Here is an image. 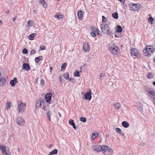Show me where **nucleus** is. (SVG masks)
I'll use <instances>...</instances> for the list:
<instances>
[{
  "label": "nucleus",
  "instance_id": "24",
  "mask_svg": "<svg viewBox=\"0 0 155 155\" xmlns=\"http://www.w3.org/2000/svg\"><path fill=\"white\" fill-rule=\"evenodd\" d=\"M117 30L116 31L118 33H120L122 31V28L119 25H117Z\"/></svg>",
  "mask_w": 155,
  "mask_h": 155
},
{
  "label": "nucleus",
  "instance_id": "52",
  "mask_svg": "<svg viewBox=\"0 0 155 155\" xmlns=\"http://www.w3.org/2000/svg\"><path fill=\"white\" fill-rule=\"evenodd\" d=\"M91 97H84V99H86V100H91Z\"/></svg>",
  "mask_w": 155,
  "mask_h": 155
},
{
  "label": "nucleus",
  "instance_id": "43",
  "mask_svg": "<svg viewBox=\"0 0 155 155\" xmlns=\"http://www.w3.org/2000/svg\"><path fill=\"white\" fill-rule=\"evenodd\" d=\"M105 74L101 73L100 74V79H103V78L104 77Z\"/></svg>",
  "mask_w": 155,
  "mask_h": 155
},
{
  "label": "nucleus",
  "instance_id": "36",
  "mask_svg": "<svg viewBox=\"0 0 155 155\" xmlns=\"http://www.w3.org/2000/svg\"><path fill=\"white\" fill-rule=\"evenodd\" d=\"M51 153H52V154H53V155L55 154L58 153V150L56 149H54L53 150L51 151Z\"/></svg>",
  "mask_w": 155,
  "mask_h": 155
},
{
  "label": "nucleus",
  "instance_id": "10",
  "mask_svg": "<svg viewBox=\"0 0 155 155\" xmlns=\"http://www.w3.org/2000/svg\"><path fill=\"white\" fill-rule=\"evenodd\" d=\"M16 122L18 125L20 126H23L25 123L24 120L21 117H18L17 118Z\"/></svg>",
  "mask_w": 155,
  "mask_h": 155
},
{
  "label": "nucleus",
  "instance_id": "8",
  "mask_svg": "<svg viewBox=\"0 0 155 155\" xmlns=\"http://www.w3.org/2000/svg\"><path fill=\"white\" fill-rule=\"evenodd\" d=\"M45 102L44 99L40 98L37 101L36 106L35 108L37 109L38 108L40 107L41 105L44 104Z\"/></svg>",
  "mask_w": 155,
  "mask_h": 155
},
{
  "label": "nucleus",
  "instance_id": "58",
  "mask_svg": "<svg viewBox=\"0 0 155 155\" xmlns=\"http://www.w3.org/2000/svg\"><path fill=\"white\" fill-rule=\"evenodd\" d=\"M72 126H73V128H74V129L76 130V127L75 126V125H72Z\"/></svg>",
  "mask_w": 155,
  "mask_h": 155
},
{
  "label": "nucleus",
  "instance_id": "11",
  "mask_svg": "<svg viewBox=\"0 0 155 155\" xmlns=\"http://www.w3.org/2000/svg\"><path fill=\"white\" fill-rule=\"evenodd\" d=\"M102 146L99 145H96L92 147V149L95 151L100 152L101 151Z\"/></svg>",
  "mask_w": 155,
  "mask_h": 155
},
{
  "label": "nucleus",
  "instance_id": "23",
  "mask_svg": "<svg viewBox=\"0 0 155 155\" xmlns=\"http://www.w3.org/2000/svg\"><path fill=\"white\" fill-rule=\"evenodd\" d=\"M114 106L116 109H118L120 106V104L118 103H115L114 104Z\"/></svg>",
  "mask_w": 155,
  "mask_h": 155
},
{
  "label": "nucleus",
  "instance_id": "51",
  "mask_svg": "<svg viewBox=\"0 0 155 155\" xmlns=\"http://www.w3.org/2000/svg\"><path fill=\"white\" fill-rule=\"evenodd\" d=\"M32 22V21H28V26H30L31 25H30V23L31 22Z\"/></svg>",
  "mask_w": 155,
  "mask_h": 155
},
{
  "label": "nucleus",
  "instance_id": "31",
  "mask_svg": "<svg viewBox=\"0 0 155 155\" xmlns=\"http://www.w3.org/2000/svg\"><path fill=\"white\" fill-rule=\"evenodd\" d=\"M153 75L151 73H149L147 75V78L149 79L152 78L153 77Z\"/></svg>",
  "mask_w": 155,
  "mask_h": 155
},
{
  "label": "nucleus",
  "instance_id": "9",
  "mask_svg": "<svg viewBox=\"0 0 155 155\" xmlns=\"http://www.w3.org/2000/svg\"><path fill=\"white\" fill-rule=\"evenodd\" d=\"M0 150L2 151V153L4 154L8 153V147L5 146L0 144Z\"/></svg>",
  "mask_w": 155,
  "mask_h": 155
},
{
  "label": "nucleus",
  "instance_id": "42",
  "mask_svg": "<svg viewBox=\"0 0 155 155\" xmlns=\"http://www.w3.org/2000/svg\"><path fill=\"white\" fill-rule=\"evenodd\" d=\"M45 84V81L43 79H41L40 81V84L42 86H43Z\"/></svg>",
  "mask_w": 155,
  "mask_h": 155
},
{
  "label": "nucleus",
  "instance_id": "48",
  "mask_svg": "<svg viewBox=\"0 0 155 155\" xmlns=\"http://www.w3.org/2000/svg\"><path fill=\"white\" fill-rule=\"evenodd\" d=\"M116 131L117 132H118L119 133L121 132V129L118 128H117L116 129Z\"/></svg>",
  "mask_w": 155,
  "mask_h": 155
},
{
  "label": "nucleus",
  "instance_id": "46",
  "mask_svg": "<svg viewBox=\"0 0 155 155\" xmlns=\"http://www.w3.org/2000/svg\"><path fill=\"white\" fill-rule=\"evenodd\" d=\"M35 53V50L32 49L30 51V54L32 55L34 54Z\"/></svg>",
  "mask_w": 155,
  "mask_h": 155
},
{
  "label": "nucleus",
  "instance_id": "44",
  "mask_svg": "<svg viewBox=\"0 0 155 155\" xmlns=\"http://www.w3.org/2000/svg\"><path fill=\"white\" fill-rule=\"evenodd\" d=\"M22 53L24 54H26L28 53V51L26 48H24L22 50Z\"/></svg>",
  "mask_w": 155,
  "mask_h": 155
},
{
  "label": "nucleus",
  "instance_id": "15",
  "mask_svg": "<svg viewBox=\"0 0 155 155\" xmlns=\"http://www.w3.org/2000/svg\"><path fill=\"white\" fill-rule=\"evenodd\" d=\"M22 69L26 71H28L30 69V67L28 64L24 63L23 64Z\"/></svg>",
  "mask_w": 155,
  "mask_h": 155
},
{
  "label": "nucleus",
  "instance_id": "61",
  "mask_svg": "<svg viewBox=\"0 0 155 155\" xmlns=\"http://www.w3.org/2000/svg\"><path fill=\"white\" fill-rule=\"evenodd\" d=\"M153 84L155 86V81H154L153 82Z\"/></svg>",
  "mask_w": 155,
  "mask_h": 155
},
{
  "label": "nucleus",
  "instance_id": "21",
  "mask_svg": "<svg viewBox=\"0 0 155 155\" xmlns=\"http://www.w3.org/2000/svg\"><path fill=\"white\" fill-rule=\"evenodd\" d=\"M46 113H47V117L48 119V120L49 121H51L50 117L51 115L52 112L50 110H48L47 111Z\"/></svg>",
  "mask_w": 155,
  "mask_h": 155
},
{
  "label": "nucleus",
  "instance_id": "50",
  "mask_svg": "<svg viewBox=\"0 0 155 155\" xmlns=\"http://www.w3.org/2000/svg\"><path fill=\"white\" fill-rule=\"evenodd\" d=\"M16 18H17V17L16 16H15V17H13L12 19V21H15L16 19Z\"/></svg>",
  "mask_w": 155,
  "mask_h": 155
},
{
  "label": "nucleus",
  "instance_id": "6",
  "mask_svg": "<svg viewBox=\"0 0 155 155\" xmlns=\"http://www.w3.org/2000/svg\"><path fill=\"white\" fill-rule=\"evenodd\" d=\"M130 53L133 57L137 56L140 53L139 51L137 49L134 48H132L130 49Z\"/></svg>",
  "mask_w": 155,
  "mask_h": 155
},
{
  "label": "nucleus",
  "instance_id": "59",
  "mask_svg": "<svg viewBox=\"0 0 155 155\" xmlns=\"http://www.w3.org/2000/svg\"><path fill=\"white\" fill-rule=\"evenodd\" d=\"M45 93H42V94H41V96H44V95L45 96Z\"/></svg>",
  "mask_w": 155,
  "mask_h": 155
},
{
  "label": "nucleus",
  "instance_id": "25",
  "mask_svg": "<svg viewBox=\"0 0 155 155\" xmlns=\"http://www.w3.org/2000/svg\"><path fill=\"white\" fill-rule=\"evenodd\" d=\"M137 108L140 111H142L143 109V106L142 104H139L137 105Z\"/></svg>",
  "mask_w": 155,
  "mask_h": 155
},
{
  "label": "nucleus",
  "instance_id": "28",
  "mask_svg": "<svg viewBox=\"0 0 155 155\" xmlns=\"http://www.w3.org/2000/svg\"><path fill=\"white\" fill-rule=\"evenodd\" d=\"M112 15L113 17L115 19H117L118 18V14L117 12L113 13Z\"/></svg>",
  "mask_w": 155,
  "mask_h": 155
},
{
  "label": "nucleus",
  "instance_id": "29",
  "mask_svg": "<svg viewBox=\"0 0 155 155\" xmlns=\"http://www.w3.org/2000/svg\"><path fill=\"white\" fill-rule=\"evenodd\" d=\"M97 133L96 134L95 133H93L92 134L91 139L92 140H94L95 138L97 137Z\"/></svg>",
  "mask_w": 155,
  "mask_h": 155
},
{
  "label": "nucleus",
  "instance_id": "12",
  "mask_svg": "<svg viewBox=\"0 0 155 155\" xmlns=\"http://www.w3.org/2000/svg\"><path fill=\"white\" fill-rule=\"evenodd\" d=\"M83 47L84 51L85 52H89L90 50V47L88 43L86 42L84 43Z\"/></svg>",
  "mask_w": 155,
  "mask_h": 155
},
{
  "label": "nucleus",
  "instance_id": "19",
  "mask_svg": "<svg viewBox=\"0 0 155 155\" xmlns=\"http://www.w3.org/2000/svg\"><path fill=\"white\" fill-rule=\"evenodd\" d=\"M122 126L125 128H127L129 126V124L126 121H124L122 123Z\"/></svg>",
  "mask_w": 155,
  "mask_h": 155
},
{
  "label": "nucleus",
  "instance_id": "57",
  "mask_svg": "<svg viewBox=\"0 0 155 155\" xmlns=\"http://www.w3.org/2000/svg\"><path fill=\"white\" fill-rule=\"evenodd\" d=\"M50 72H51L52 69V67H50Z\"/></svg>",
  "mask_w": 155,
  "mask_h": 155
},
{
  "label": "nucleus",
  "instance_id": "40",
  "mask_svg": "<svg viewBox=\"0 0 155 155\" xmlns=\"http://www.w3.org/2000/svg\"><path fill=\"white\" fill-rule=\"evenodd\" d=\"M148 19L151 22V24H153V23L152 22H153L154 21V19L152 17H150Z\"/></svg>",
  "mask_w": 155,
  "mask_h": 155
},
{
  "label": "nucleus",
  "instance_id": "16",
  "mask_svg": "<svg viewBox=\"0 0 155 155\" xmlns=\"http://www.w3.org/2000/svg\"><path fill=\"white\" fill-rule=\"evenodd\" d=\"M18 82L17 79L16 78H14L13 80H11L10 81V84L12 86H14L15 84Z\"/></svg>",
  "mask_w": 155,
  "mask_h": 155
},
{
  "label": "nucleus",
  "instance_id": "60",
  "mask_svg": "<svg viewBox=\"0 0 155 155\" xmlns=\"http://www.w3.org/2000/svg\"><path fill=\"white\" fill-rule=\"evenodd\" d=\"M53 154H52V153H51V152L49 153L48 154V155H53Z\"/></svg>",
  "mask_w": 155,
  "mask_h": 155
},
{
  "label": "nucleus",
  "instance_id": "18",
  "mask_svg": "<svg viewBox=\"0 0 155 155\" xmlns=\"http://www.w3.org/2000/svg\"><path fill=\"white\" fill-rule=\"evenodd\" d=\"M12 106V104L11 102H7L6 104V105L5 107L6 110H8V109H10Z\"/></svg>",
  "mask_w": 155,
  "mask_h": 155
},
{
  "label": "nucleus",
  "instance_id": "53",
  "mask_svg": "<svg viewBox=\"0 0 155 155\" xmlns=\"http://www.w3.org/2000/svg\"><path fill=\"white\" fill-rule=\"evenodd\" d=\"M119 134L121 136H124V134L121 131L119 133Z\"/></svg>",
  "mask_w": 155,
  "mask_h": 155
},
{
  "label": "nucleus",
  "instance_id": "14",
  "mask_svg": "<svg viewBox=\"0 0 155 155\" xmlns=\"http://www.w3.org/2000/svg\"><path fill=\"white\" fill-rule=\"evenodd\" d=\"M137 5V4H133L130 5H129V7L131 10H132L134 11H136L138 9Z\"/></svg>",
  "mask_w": 155,
  "mask_h": 155
},
{
  "label": "nucleus",
  "instance_id": "33",
  "mask_svg": "<svg viewBox=\"0 0 155 155\" xmlns=\"http://www.w3.org/2000/svg\"><path fill=\"white\" fill-rule=\"evenodd\" d=\"M67 65V63H64L61 65V68L62 69L64 70L65 69Z\"/></svg>",
  "mask_w": 155,
  "mask_h": 155
},
{
  "label": "nucleus",
  "instance_id": "1",
  "mask_svg": "<svg viewBox=\"0 0 155 155\" xmlns=\"http://www.w3.org/2000/svg\"><path fill=\"white\" fill-rule=\"evenodd\" d=\"M155 48L152 45L147 46L143 50V54L145 56L150 57L153 55Z\"/></svg>",
  "mask_w": 155,
  "mask_h": 155
},
{
  "label": "nucleus",
  "instance_id": "47",
  "mask_svg": "<svg viewBox=\"0 0 155 155\" xmlns=\"http://www.w3.org/2000/svg\"><path fill=\"white\" fill-rule=\"evenodd\" d=\"M40 48L41 50H43L45 49V47L44 45H41L40 46Z\"/></svg>",
  "mask_w": 155,
  "mask_h": 155
},
{
  "label": "nucleus",
  "instance_id": "3",
  "mask_svg": "<svg viewBox=\"0 0 155 155\" xmlns=\"http://www.w3.org/2000/svg\"><path fill=\"white\" fill-rule=\"evenodd\" d=\"M101 149V152L104 155H111L114 153L113 150L107 145L102 146Z\"/></svg>",
  "mask_w": 155,
  "mask_h": 155
},
{
  "label": "nucleus",
  "instance_id": "20",
  "mask_svg": "<svg viewBox=\"0 0 155 155\" xmlns=\"http://www.w3.org/2000/svg\"><path fill=\"white\" fill-rule=\"evenodd\" d=\"M36 36V34L35 33H34L31 35H29L28 36V38L29 40H33L34 38Z\"/></svg>",
  "mask_w": 155,
  "mask_h": 155
},
{
  "label": "nucleus",
  "instance_id": "64",
  "mask_svg": "<svg viewBox=\"0 0 155 155\" xmlns=\"http://www.w3.org/2000/svg\"><path fill=\"white\" fill-rule=\"evenodd\" d=\"M3 155H10L9 154H8V153H6V154H4Z\"/></svg>",
  "mask_w": 155,
  "mask_h": 155
},
{
  "label": "nucleus",
  "instance_id": "37",
  "mask_svg": "<svg viewBox=\"0 0 155 155\" xmlns=\"http://www.w3.org/2000/svg\"><path fill=\"white\" fill-rule=\"evenodd\" d=\"M52 94L50 92H48L45 94V97H52Z\"/></svg>",
  "mask_w": 155,
  "mask_h": 155
},
{
  "label": "nucleus",
  "instance_id": "39",
  "mask_svg": "<svg viewBox=\"0 0 155 155\" xmlns=\"http://www.w3.org/2000/svg\"><path fill=\"white\" fill-rule=\"evenodd\" d=\"M80 120L82 121V122H85L86 121V118H85V117H81L80 119Z\"/></svg>",
  "mask_w": 155,
  "mask_h": 155
},
{
  "label": "nucleus",
  "instance_id": "26",
  "mask_svg": "<svg viewBox=\"0 0 155 155\" xmlns=\"http://www.w3.org/2000/svg\"><path fill=\"white\" fill-rule=\"evenodd\" d=\"M74 77H80V74L79 71L78 70H75L74 73Z\"/></svg>",
  "mask_w": 155,
  "mask_h": 155
},
{
  "label": "nucleus",
  "instance_id": "17",
  "mask_svg": "<svg viewBox=\"0 0 155 155\" xmlns=\"http://www.w3.org/2000/svg\"><path fill=\"white\" fill-rule=\"evenodd\" d=\"M82 11H78V16L79 20H81L83 18V15Z\"/></svg>",
  "mask_w": 155,
  "mask_h": 155
},
{
  "label": "nucleus",
  "instance_id": "38",
  "mask_svg": "<svg viewBox=\"0 0 155 155\" xmlns=\"http://www.w3.org/2000/svg\"><path fill=\"white\" fill-rule=\"evenodd\" d=\"M39 2L40 3H41L43 6H44L46 3L44 0H39Z\"/></svg>",
  "mask_w": 155,
  "mask_h": 155
},
{
  "label": "nucleus",
  "instance_id": "4",
  "mask_svg": "<svg viewBox=\"0 0 155 155\" xmlns=\"http://www.w3.org/2000/svg\"><path fill=\"white\" fill-rule=\"evenodd\" d=\"M101 30L104 34L107 35H110L111 32L110 28L107 24H101Z\"/></svg>",
  "mask_w": 155,
  "mask_h": 155
},
{
  "label": "nucleus",
  "instance_id": "55",
  "mask_svg": "<svg viewBox=\"0 0 155 155\" xmlns=\"http://www.w3.org/2000/svg\"><path fill=\"white\" fill-rule=\"evenodd\" d=\"M5 12L6 14H9L10 13V11L9 10H7Z\"/></svg>",
  "mask_w": 155,
  "mask_h": 155
},
{
  "label": "nucleus",
  "instance_id": "63",
  "mask_svg": "<svg viewBox=\"0 0 155 155\" xmlns=\"http://www.w3.org/2000/svg\"><path fill=\"white\" fill-rule=\"evenodd\" d=\"M2 21L0 20V24H2Z\"/></svg>",
  "mask_w": 155,
  "mask_h": 155
},
{
  "label": "nucleus",
  "instance_id": "62",
  "mask_svg": "<svg viewBox=\"0 0 155 155\" xmlns=\"http://www.w3.org/2000/svg\"><path fill=\"white\" fill-rule=\"evenodd\" d=\"M52 147V145L51 144H50L49 145V148H51V147Z\"/></svg>",
  "mask_w": 155,
  "mask_h": 155
},
{
  "label": "nucleus",
  "instance_id": "32",
  "mask_svg": "<svg viewBox=\"0 0 155 155\" xmlns=\"http://www.w3.org/2000/svg\"><path fill=\"white\" fill-rule=\"evenodd\" d=\"M63 76L64 78L65 79H69V74L68 73H65L64 74H63Z\"/></svg>",
  "mask_w": 155,
  "mask_h": 155
},
{
  "label": "nucleus",
  "instance_id": "34",
  "mask_svg": "<svg viewBox=\"0 0 155 155\" xmlns=\"http://www.w3.org/2000/svg\"><path fill=\"white\" fill-rule=\"evenodd\" d=\"M149 94L153 96H155V91H148Z\"/></svg>",
  "mask_w": 155,
  "mask_h": 155
},
{
  "label": "nucleus",
  "instance_id": "2",
  "mask_svg": "<svg viewBox=\"0 0 155 155\" xmlns=\"http://www.w3.org/2000/svg\"><path fill=\"white\" fill-rule=\"evenodd\" d=\"M109 51L115 56L119 53V49L118 46L114 43L111 42L109 45Z\"/></svg>",
  "mask_w": 155,
  "mask_h": 155
},
{
  "label": "nucleus",
  "instance_id": "41",
  "mask_svg": "<svg viewBox=\"0 0 155 155\" xmlns=\"http://www.w3.org/2000/svg\"><path fill=\"white\" fill-rule=\"evenodd\" d=\"M45 99L46 102H49L51 100V97H45Z\"/></svg>",
  "mask_w": 155,
  "mask_h": 155
},
{
  "label": "nucleus",
  "instance_id": "49",
  "mask_svg": "<svg viewBox=\"0 0 155 155\" xmlns=\"http://www.w3.org/2000/svg\"><path fill=\"white\" fill-rule=\"evenodd\" d=\"M123 4H124L125 3V0H118Z\"/></svg>",
  "mask_w": 155,
  "mask_h": 155
},
{
  "label": "nucleus",
  "instance_id": "5",
  "mask_svg": "<svg viewBox=\"0 0 155 155\" xmlns=\"http://www.w3.org/2000/svg\"><path fill=\"white\" fill-rule=\"evenodd\" d=\"M26 106V104L23 103L21 101H18L17 110L18 113L20 114L23 113L25 111Z\"/></svg>",
  "mask_w": 155,
  "mask_h": 155
},
{
  "label": "nucleus",
  "instance_id": "7",
  "mask_svg": "<svg viewBox=\"0 0 155 155\" xmlns=\"http://www.w3.org/2000/svg\"><path fill=\"white\" fill-rule=\"evenodd\" d=\"M99 32L100 31L95 28H92L91 29V35L93 37H95L96 36L97 34L99 35Z\"/></svg>",
  "mask_w": 155,
  "mask_h": 155
},
{
  "label": "nucleus",
  "instance_id": "22",
  "mask_svg": "<svg viewBox=\"0 0 155 155\" xmlns=\"http://www.w3.org/2000/svg\"><path fill=\"white\" fill-rule=\"evenodd\" d=\"M54 17L58 18V19H60L63 17V15L60 13H57L54 16Z\"/></svg>",
  "mask_w": 155,
  "mask_h": 155
},
{
  "label": "nucleus",
  "instance_id": "45",
  "mask_svg": "<svg viewBox=\"0 0 155 155\" xmlns=\"http://www.w3.org/2000/svg\"><path fill=\"white\" fill-rule=\"evenodd\" d=\"M102 22L104 23L105 22H106V18L104 16H102Z\"/></svg>",
  "mask_w": 155,
  "mask_h": 155
},
{
  "label": "nucleus",
  "instance_id": "56",
  "mask_svg": "<svg viewBox=\"0 0 155 155\" xmlns=\"http://www.w3.org/2000/svg\"><path fill=\"white\" fill-rule=\"evenodd\" d=\"M86 64H84V66H82L81 67V68H80V69H82V68H84V66H85L86 65Z\"/></svg>",
  "mask_w": 155,
  "mask_h": 155
},
{
  "label": "nucleus",
  "instance_id": "54",
  "mask_svg": "<svg viewBox=\"0 0 155 155\" xmlns=\"http://www.w3.org/2000/svg\"><path fill=\"white\" fill-rule=\"evenodd\" d=\"M42 108L44 110V111H46V109L45 106L43 105L42 107Z\"/></svg>",
  "mask_w": 155,
  "mask_h": 155
},
{
  "label": "nucleus",
  "instance_id": "35",
  "mask_svg": "<svg viewBox=\"0 0 155 155\" xmlns=\"http://www.w3.org/2000/svg\"><path fill=\"white\" fill-rule=\"evenodd\" d=\"M69 124L71 125H75V124L74 123V121L71 119H70L69 120Z\"/></svg>",
  "mask_w": 155,
  "mask_h": 155
},
{
  "label": "nucleus",
  "instance_id": "13",
  "mask_svg": "<svg viewBox=\"0 0 155 155\" xmlns=\"http://www.w3.org/2000/svg\"><path fill=\"white\" fill-rule=\"evenodd\" d=\"M6 80L4 77H2L0 79V86H3L6 84Z\"/></svg>",
  "mask_w": 155,
  "mask_h": 155
},
{
  "label": "nucleus",
  "instance_id": "27",
  "mask_svg": "<svg viewBox=\"0 0 155 155\" xmlns=\"http://www.w3.org/2000/svg\"><path fill=\"white\" fill-rule=\"evenodd\" d=\"M84 97H91V91H88L85 94Z\"/></svg>",
  "mask_w": 155,
  "mask_h": 155
},
{
  "label": "nucleus",
  "instance_id": "30",
  "mask_svg": "<svg viewBox=\"0 0 155 155\" xmlns=\"http://www.w3.org/2000/svg\"><path fill=\"white\" fill-rule=\"evenodd\" d=\"M42 57L41 56L39 57H36L35 58V61L36 62H38L40 60H42V59H40V58H42Z\"/></svg>",
  "mask_w": 155,
  "mask_h": 155
}]
</instances>
